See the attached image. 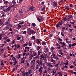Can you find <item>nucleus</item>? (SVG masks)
<instances>
[{
    "label": "nucleus",
    "mask_w": 76,
    "mask_h": 76,
    "mask_svg": "<svg viewBox=\"0 0 76 76\" xmlns=\"http://www.w3.org/2000/svg\"><path fill=\"white\" fill-rule=\"evenodd\" d=\"M21 38V37H20L19 36H17V40H20Z\"/></svg>",
    "instance_id": "c85d7f7f"
},
{
    "label": "nucleus",
    "mask_w": 76,
    "mask_h": 76,
    "mask_svg": "<svg viewBox=\"0 0 76 76\" xmlns=\"http://www.w3.org/2000/svg\"><path fill=\"white\" fill-rule=\"evenodd\" d=\"M27 45H28V43H27L26 44L25 43L23 45V47H26V46H27Z\"/></svg>",
    "instance_id": "dca6fc26"
},
{
    "label": "nucleus",
    "mask_w": 76,
    "mask_h": 76,
    "mask_svg": "<svg viewBox=\"0 0 76 76\" xmlns=\"http://www.w3.org/2000/svg\"><path fill=\"white\" fill-rule=\"evenodd\" d=\"M71 41H66V42L68 44H70V43Z\"/></svg>",
    "instance_id": "c03bdc74"
},
{
    "label": "nucleus",
    "mask_w": 76,
    "mask_h": 76,
    "mask_svg": "<svg viewBox=\"0 0 76 76\" xmlns=\"http://www.w3.org/2000/svg\"><path fill=\"white\" fill-rule=\"evenodd\" d=\"M47 64V66H49V67H53V66L52 65H51V64L50 63H48Z\"/></svg>",
    "instance_id": "1a4fd4ad"
},
{
    "label": "nucleus",
    "mask_w": 76,
    "mask_h": 76,
    "mask_svg": "<svg viewBox=\"0 0 76 76\" xmlns=\"http://www.w3.org/2000/svg\"><path fill=\"white\" fill-rule=\"evenodd\" d=\"M4 4H7L8 3V1H6L4 2Z\"/></svg>",
    "instance_id": "58836bf2"
},
{
    "label": "nucleus",
    "mask_w": 76,
    "mask_h": 76,
    "mask_svg": "<svg viewBox=\"0 0 76 76\" xmlns=\"http://www.w3.org/2000/svg\"><path fill=\"white\" fill-rule=\"evenodd\" d=\"M65 9H66L67 10H69V9H70V7L67 6H66L65 7Z\"/></svg>",
    "instance_id": "393cba45"
},
{
    "label": "nucleus",
    "mask_w": 76,
    "mask_h": 76,
    "mask_svg": "<svg viewBox=\"0 0 76 76\" xmlns=\"http://www.w3.org/2000/svg\"><path fill=\"white\" fill-rule=\"evenodd\" d=\"M25 72V71H23L22 72V74L23 76H26V72L25 73V72Z\"/></svg>",
    "instance_id": "4468645a"
},
{
    "label": "nucleus",
    "mask_w": 76,
    "mask_h": 76,
    "mask_svg": "<svg viewBox=\"0 0 76 76\" xmlns=\"http://www.w3.org/2000/svg\"><path fill=\"white\" fill-rule=\"evenodd\" d=\"M15 42V40H13L12 41V43H11V44L13 45V44Z\"/></svg>",
    "instance_id": "ea45409f"
},
{
    "label": "nucleus",
    "mask_w": 76,
    "mask_h": 76,
    "mask_svg": "<svg viewBox=\"0 0 76 76\" xmlns=\"http://www.w3.org/2000/svg\"><path fill=\"white\" fill-rule=\"evenodd\" d=\"M58 39L59 40V41H62V39L60 38H58Z\"/></svg>",
    "instance_id": "49530a36"
},
{
    "label": "nucleus",
    "mask_w": 76,
    "mask_h": 76,
    "mask_svg": "<svg viewBox=\"0 0 76 76\" xmlns=\"http://www.w3.org/2000/svg\"><path fill=\"white\" fill-rule=\"evenodd\" d=\"M39 64H40V65H41V66H42V65L43 64H42V61L40 60V62H39Z\"/></svg>",
    "instance_id": "72a5a7b5"
},
{
    "label": "nucleus",
    "mask_w": 76,
    "mask_h": 76,
    "mask_svg": "<svg viewBox=\"0 0 76 76\" xmlns=\"http://www.w3.org/2000/svg\"><path fill=\"white\" fill-rule=\"evenodd\" d=\"M26 34V31H24V32H23V34Z\"/></svg>",
    "instance_id": "864d4df0"
},
{
    "label": "nucleus",
    "mask_w": 76,
    "mask_h": 76,
    "mask_svg": "<svg viewBox=\"0 0 76 76\" xmlns=\"http://www.w3.org/2000/svg\"><path fill=\"white\" fill-rule=\"evenodd\" d=\"M43 70V67L42 66L39 69L38 71L40 72V74H42V70Z\"/></svg>",
    "instance_id": "7ed1b4c3"
},
{
    "label": "nucleus",
    "mask_w": 76,
    "mask_h": 76,
    "mask_svg": "<svg viewBox=\"0 0 76 76\" xmlns=\"http://www.w3.org/2000/svg\"><path fill=\"white\" fill-rule=\"evenodd\" d=\"M53 57H55V54L54 53H53L52 54Z\"/></svg>",
    "instance_id": "bf43d9fd"
},
{
    "label": "nucleus",
    "mask_w": 76,
    "mask_h": 76,
    "mask_svg": "<svg viewBox=\"0 0 76 76\" xmlns=\"http://www.w3.org/2000/svg\"><path fill=\"white\" fill-rule=\"evenodd\" d=\"M29 45V46H31V45H32V43H29L28 44Z\"/></svg>",
    "instance_id": "e2e57ef3"
},
{
    "label": "nucleus",
    "mask_w": 76,
    "mask_h": 76,
    "mask_svg": "<svg viewBox=\"0 0 76 76\" xmlns=\"http://www.w3.org/2000/svg\"><path fill=\"white\" fill-rule=\"evenodd\" d=\"M32 71L31 70V69H29L28 70V72L29 75H30V74H31V73H32Z\"/></svg>",
    "instance_id": "aec40b11"
},
{
    "label": "nucleus",
    "mask_w": 76,
    "mask_h": 76,
    "mask_svg": "<svg viewBox=\"0 0 76 76\" xmlns=\"http://www.w3.org/2000/svg\"><path fill=\"white\" fill-rule=\"evenodd\" d=\"M12 33H13V32H9L8 33V35H9V34H12Z\"/></svg>",
    "instance_id": "3c124183"
},
{
    "label": "nucleus",
    "mask_w": 76,
    "mask_h": 76,
    "mask_svg": "<svg viewBox=\"0 0 76 76\" xmlns=\"http://www.w3.org/2000/svg\"><path fill=\"white\" fill-rule=\"evenodd\" d=\"M12 4H14V5H15V4H16V2H15V1L13 0L12 1Z\"/></svg>",
    "instance_id": "7c9ffc66"
},
{
    "label": "nucleus",
    "mask_w": 76,
    "mask_h": 76,
    "mask_svg": "<svg viewBox=\"0 0 76 76\" xmlns=\"http://www.w3.org/2000/svg\"><path fill=\"white\" fill-rule=\"evenodd\" d=\"M29 9L32 11H34V10H35V7L32 6H30L29 7Z\"/></svg>",
    "instance_id": "20e7f679"
},
{
    "label": "nucleus",
    "mask_w": 76,
    "mask_h": 76,
    "mask_svg": "<svg viewBox=\"0 0 76 76\" xmlns=\"http://www.w3.org/2000/svg\"><path fill=\"white\" fill-rule=\"evenodd\" d=\"M40 49V47L39 46H38L36 47V50L37 51H39V49Z\"/></svg>",
    "instance_id": "f3484780"
},
{
    "label": "nucleus",
    "mask_w": 76,
    "mask_h": 76,
    "mask_svg": "<svg viewBox=\"0 0 76 76\" xmlns=\"http://www.w3.org/2000/svg\"><path fill=\"white\" fill-rule=\"evenodd\" d=\"M56 45L57 46H58V47H60V45L58 43L56 44Z\"/></svg>",
    "instance_id": "6e6d98bb"
},
{
    "label": "nucleus",
    "mask_w": 76,
    "mask_h": 76,
    "mask_svg": "<svg viewBox=\"0 0 76 76\" xmlns=\"http://www.w3.org/2000/svg\"><path fill=\"white\" fill-rule=\"evenodd\" d=\"M10 27H9V26H6L4 28V30H8V29H9Z\"/></svg>",
    "instance_id": "6e6552de"
},
{
    "label": "nucleus",
    "mask_w": 76,
    "mask_h": 76,
    "mask_svg": "<svg viewBox=\"0 0 76 76\" xmlns=\"http://www.w3.org/2000/svg\"><path fill=\"white\" fill-rule=\"evenodd\" d=\"M32 38H33L34 39H35V36H33L32 37Z\"/></svg>",
    "instance_id": "774afa93"
},
{
    "label": "nucleus",
    "mask_w": 76,
    "mask_h": 76,
    "mask_svg": "<svg viewBox=\"0 0 76 76\" xmlns=\"http://www.w3.org/2000/svg\"><path fill=\"white\" fill-rule=\"evenodd\" d=\"M40 57H41V58H44V56L42 55H41L40 56Z\"/></svg>",
    "instance_id": "338daca9"
},
{
    "label": "nucleus",
    "mask_w": 76,
    "mask_h": 76,
    "mask_svg": "<svg viewBox=\"0 0 76 76\" xmlns=\"http://www.w3.org/2000/svg\"><path fill=\"white\" fill-rule=\"evenodd\" d=\"M39 65L37 64V66H36L37 70H38V68H39Z\"/></svg>",
    "instance_id": "2f4dec72"
},
{
    "label": "nucleus",
    "mask_w": 76,
    "mask_h": 76,
    "mask_svg": "<svg viewBox=\"0 0 76 76\" xmlns=\"http://www.w3.org/2000/svg\"><path fill=\"white\" fill-rule=\"evenodd\" d=\"M37 41L36 42L37 44H40V41L39 39H37Z\"/></svg>",
    "instance_id": "c756f323"
},
{
    "label": "nucleus",
    "mask_w": 76,
    "mask_h": 76,
    "mask_svg": "<svg viewBox=\"0 0 76 76\" xmlns=\"http://www.w3.org/2000/svg\"><path fill=\"white\" fill-rule=\"evenodd\" d=\"M3 35V34H0V40H1V38H2V37H1V36Z\"/></svg>",
    "instance_id": "de8ad7c7"
},
{
    "label": "nucleus",
    "mask_w": 76,
    "mask_h": 76,
    "mask_svg": "<svg viewBox=\"0 0 76 76\" xmlns=\"http://www.w3.org/2000/svg\"><path fill=\"white\" fill-rule=\"evenodd\" d=\"M53 74H54V73H56V71H55L54 72V70H53Z\"/></svg>",
    "instance_id": "69168bd1"
},
{
    "label": "nucleus",
    "mask_w": 76,
    "mask_h": 76,
    "mask_svg": "<svg viewBox=\"0 0 76 76\" xmlns=\"http://www.w3.org/2000/svg\"><path fill=\"white\" fill-rule=\"evenodd\" d=\"M6 41L7 42H10V39H7Z\"/></svg>",
    "instance_id": "f704fd0d"
},
{
    "label": "nucleus",
    "mask_w": 76,
    "mask_h": 76,
    "mask_svg": "<svg viewBox=\"0 0 76 76\" xmlns=\"http://www.w3.org/2000/svg\"><path fill=\"white\" fill-rule=\"evenodd\" d=\"M29 53H28L26 55V56H29Z\"/></svg>",
    "instance_id": "0e129e2a"
},
{
    "label": "nucleus",
    "mask_w": 76,
    "mask_h": 76,
    "mask_svg": "<svg viewBox=\"0 0 76 76\" xmlns=\"http://www.w3.org/2000/svg\"><path fill=\"white\" fill-rule=\"evenodd\" d=\"M46 44V42L44 41H43L42 42V45H45Z\"/></svg>",
    "instance_id": "9b49d317"
},
{
    "label": "nucleus",
    "mask_w": 76,
    "mask_h": 76,
    "mask_svg": "<svg viewBox=\"0 0 76 76\" xmlns=\"http://www.w3.org/2000/svg\"><path fill=\"white\" fill-rule=\"evenodd\" d=\"M66 28V27H63L62 29V32H64V29Z\"/></svg>",
    "instance_id": "5701e85b"
},
{
    "label": "nucleus",
    "mask_w": 76,
    "mask_h": 76,
    "mask_svg": "<svg viewBox=\"0 0 76 76\" xmlns=\"http://www.w3.org/2000/svg\"><path fill=\"white\" fill-rule=\"evenodd\" d=\"M31 25L33 26L34 27H35L36 26V24H35V23H32Z\"/></svg>",
    "instance_id": "cd10ccee"
},
{
    "label": "nucleus",
    "mask_w": 76,
    "mask_h": 76,
    "mask_svg": "<svg viewBox=\"0 0 76 76\" xmlns=\"http://www.w3.org/2000/svg\"><path fill=\"white\" fill-rule=\"evenodd\" d=\"M31 69H33V70H34L35 69V68L34 67V65H32L31 66Z\"/></svg>",
    "instance_id": "473e14b6"
},
{
    "label": "nucleus",
    "mask_w": 76,
    "mask_h": 76,
    "mask_svg": "<svg viewBox=\"0 0 76 76\" xmlns=\"http://www.w3.org/2000/svg\"><path fill=\"white\" fill-rule=\"evenodd\" d=\"M21 57V55L20 54H18L17 56V58H20Z\"/></svg>",
    "instance_id": "6ab92c4d"
},
{
    "label": "nucleus",
    "mask_w": 76,
    "mask_h": 76,
    "mask_svg": "<svg viewBox=\"0 0 76 76\" xmlns=\"http://www.w3.org/2000/svg\"><path fill=\"white\" fill-rule=\"evenodd\" d=\"M65 21H66V18H65L64 19L63 22H64Z\"/></svg>",
    "instance_id": "4d7b16f0"
},
{
    "label": "nucleus",
    "mask_w": 76,
    "mask_h": 76,
    "mask_svg": "<svg viewBox=\"0 0 76 76\" xmlns=\"http://www.w3.org/2000/svg\"><path fill=\"white\" fill-rule=\"evenodd\" d=\"M7 38H8V37L7 36H6L3 38L4 39H6Z\"/></svg>",
    "instance_id": "37998d69"
},
{
    "label": "nucleus",
    "mask_w": 76,
    "mask_h": 76,
    "mask_svg": "<svg viewBox=\"0 0 76 76\" xmlns=\"http://www.w3.org/2000/svg\"><path fill=\"white\" fill-rule=\"evenodd\" d=\"M63 23H64V22H63V21L61 20V22H59L58 23L59 24V25H62Z\"/></svg>",
    "instance_id": "f8f14e48"
},
{
    "label": "nucleus",
    "mask_w": 76,
    "mask_h": 76,
    "mask_svg": "<svg viewBox=\"0 0 76 76\" xmlns=\"http://www.w3.org/2000/svg\"><path fill=\"white\" fill-rule=\"evenodd\" d=\"M12 60H13V61H16V58L15 57H13L12 58Z\"/></svg>",
    "instance_id": "09e8293b"
},
{
    "label": "nucleus",
    "mask_w": 76,
    "mask_h": 76,
    "mask_svg": "<svg viewBox=\"0 0 76 76\" xmlns=\"http://www.w3.org/2000/svg\"><path fill=\"white\" fill-rule=\"evenodd\" d=\"M55 59H56V60H59V58H58V57L57 56L55 57Z\"/></svg>",
    "instance_id": "5fc2aeb1"
},
{
    "label": "nucleus",
    "mask_w": 76,
    "mask_h": 76,
    "mask_svg": "<svg viewBox=\"0 0 76 76\" xmlns=\"http://www.w3.org/2000/svg\"><path fill=\"white\" fill-rule=\"evenodd\" d=\"M51 62H55V61L53 59H52L50 60Z\"/></svg>",
    "instance_id": "79ce46f5"
},
{
    "label": "nucleus",
    "mask_w": 76,
    "mask_h": 76,
    "mask_svg": "<svg viewBox=\"0 0 76 76\" xmlns=\"http://www.w3.org/2000/svg\"><path fill=\"white\" fill-rule=\"evenodd\" d=\"M33 57H35V56H36L37 55V52L33 51Z\"/></svg>",
    "instance_id": "0eeeda50"
},
{
    "label": "nucleus",
    "mask_w": 76,
    "mask_h": 76,
    "mask_svg": "<svg viewBox=\"0 0 76 76\" xmlns=\"http://www.w3.org/2000/svg\"><path fill=\"white\" fill-rule=\"evenodd\" d=\"M25 49H27L28 51H29V48L28 47H25Z\"/></svg>",
    "instance_id": "a878e982"
},
{
    "label": "nucleus",
    "mask_w": 76,
    "mask_h": 76,
    "mask_svg": "<svg viewBox=\"0 0 76 76\" xmlns=\"http://www.w3.org/2000/svg\"><path fill=\"white\" fill-rule=\"evenodd\" d=\"M43 67L44 69H45V64H44V63H43Z\"/></svg>",
    "instance_id": "8fccbe9b"
},
{
    "label": "nucleus",
    "mask_w": 76,
    "mask_h": 76,
    "mask_svg": "<svg viewBox=\"0 0 76 76\" xmlns=\"http://www.w3.org/2000/svg\"><path fill=\"white\" fill-rule=\"evenodd\" d=\"M15 69H16V68H13V69L12 70V72H15Z\"/></svg>",
    "instance_id": "052dcab7"
},
{
    "label": "nucleus",
    "mask_w": 76,
    "mask_h": 76,
    "mask_svg": "<svg viewBox=\"0 0 76 76\" xmlns=\"http://www.w3.org/2000/svg\"><path fill=\"white\" fill-rule=\"evenodd\" d=\"M30 64L32 65H34V64H35V60L33 59V60L31 61Z\"/></svg>",
    "instance_id": "39448f33"
},
{
    "label": "nucleus",
    "mask_w": 76,
    "mask_h": 76,
    "mask_svg": "<svg viewBox=\"0 0 76 76\" xmlns=\"http://www.w3.org/2000/svg\"><path fill=\"white\" fill-rule=\"evenodd\" d=\"M24 23V22H21L18 24V25H23Z\"/></svg>",
    "instance_id": "a19ab883"
},
{
    "label": "nucleus",
    "mask_w": 76,
    "mask_h": 76,
    "mask_svg": "<svg viewBox=\"0 0 76 76\" xmlns=\"http://www.w3.org/2000/svg\"><path fill=\"white\" fill-rule=\"evenodd\" d=\"M61 36H62V37H64V33H63L62 32H61Z\"/></svg>",
    "instance_id": "4c0bfd02"
},
{
    "label": "nucleus",
    "mask_w": 76,
    "mask_h": 76,
    "mask_svg": "<svg viewBox=\"0 0 76 76\" xmlns=\"http://www.w3.org/2000/svg\"><path fill=\"white\" fill-rule=\"evenodd\" d=\"M9 23V21H8L7 22L5 23V24L6 25H7Z\"/></svg>",
    "instance_id": "13d9d810"
},
{
    "label": "nucleus",
    "mask_w": 76,
    "mask_h": 76,
    "mask_svg": "<svg viewBox=\"0 0 76 76\" xmlns=\"http://www.w3.org/2000/svg\"><path fill=\"white\" fill-rule=\"evenodd\" d=\"M63 45H62V47H64L65 46V45L66 44V43L64 42H63L62 43Z\"/></svg>",
    "instance_id": "bb28decb"
},
{
    "label": "nucleus",
    "mask_w": 76,
    "mask_h": 76,
    "mask_svg": "<svg viewBox=\"0 0 76 76\" xmlns=\"http://www.w3.org/2000/svg\"><path fill=\"white\" fill-rule=\"evenodd\" d=\"M53 6H54V7H57V2L56 1L53 2Z\"/></svg>",
    "instance_id": "423d86ee"
},
{
    "label": "nucleus",
    "mask_w": 76,
    "mask_h": 76,
    "mask_svg": "<svg viewBox=\"0 0 76 76\" xmlns=\"http://www.w3.org/2000/svg\"><path fill=\"white\" fill-rule=\"evenodd\" d=\"M39 56L37 55V56H36L35 57H34V59H37V58H38V59H39Z\"/></svg>",
    "instance_id": "4be33fe9"
},
{
    "label": "nucleus",
    "mask_w": 76,
    "mask_h": 76,
    "mask_svg": "<svg viewBox=\"0 0 76 76\" xmlns=\"http://www.w3.org/2000/svg\"><path fill=\"white\" fill-rule=\"evenodd\" d=\"M39 60H38L37 61V63H38V64H39Z\"/></svg>",
    "instance_id": "603ef678"
},
{
    "label": "nucleus",
    "mask_w": 76,
    "mask_h": 76,
    "mask_svg": "<svg viewBox=\"0 0 76 76\" xmlns=\"http://www.w3.org/2000/svg\"><path fill=\"white\" fill-rule=\"evenodd\" d=\"M55 48H54V47H52L50 48V50H51V51L52 53H53V50H54Z\"/></svg>",
    "instance_id": "ddd939ff"
},
{
    "label": "nucleus",
    "mask_w": 76,
    "mask_h": 76,
    "mask_svg": "<svg viewBox=\"0 0 76 76\" xmlns=\"http://www.w3.org/2000/svg\"><path fill=\"white\" fill-rule=\"evenodd\" d=\"M33 57V55H30L29 56V58H30V60H32V59Z\"/></svg>",
    "instance_id": "2eb2a0df"
},
{
    "label": "nucleus",
    "mask_w": 76,
    "mask_h": 76,
    "mask_svg": "<svg viewBox=\"0 0 76 76\" xmlns=\"http://www.w3.org/2000/svg\"><path fill=\"white\" fill-rule=\"evenodd\" d=\"M41 19L39 18V17H38L37 18V20L39 22H42V21L44 19V18H43V17L41 16Z\"/></svg>",
    "instance_id": "f03ea898"
},
{
    "label": "nucleus",
    "mask_w": 76,
    "mask_h": 76,
    "mask_svg": "<svg viewBox=\"0 0 76 76\" xmlns=\"http://www.w3.org/2000/svg\"><path fill=\"white\" fill-rule=\"evenodd\" d=\"M27 33L29 35H31V34H35L36 32L35 31L31 29V28H28L27 29Z\"/></svg>",
    "instance_id": "f257e3e1"
},
{
    "label": "nucleus",
    "mask_w": 76,
    "mask_h": 76,
    "mask_svg": "<svg viewBox=\"0 0 76 76\" xmlns=\"http://www.w3.org/2000/svg\"><path fill=\"white\" fill-rule=\"evenodd\" d=\"M64 64H65V65H68V64H69V63L66 62L65 63H64Z\"/></svg>",
    "instance_id": "a18cd8bd"
},
{
    "label": "nucleus",
    "mask_w": 76,
    "mask_h": 76,
    "mask_svg": "<svg viewBox=\"0 0 76 76\" xmlns=\"http://www.w3.org/2000/svg\"><path fill=\"white\" fill-rule=\"evenodd\" d=\"M18 29H19L20 28H21V27H22V26H20L18 24Z\"/></svg>",
    "instance_id": "412c9836"
},
{
    "label": "nucleus",
    "mask_w": 76,
    "mask_h": 76,
    "mask_svg": "<svg viewBox=\"0 0 76 76\" xmlns=\"http://www.w3.org/2000/svg\"><path fill=\"white\" fill-rule=\"evenodd\" d=\"M41 50H39V51H38V56H40V54H41Z\"/></svg>",
    "instance_id": "b1692460"
},
{
    "label": "nucleus",
    "mask_w": 76,
    "mask_h": 76,
    "mask_svg": "<svg viewBox=\"0 0 76 76\" xmlns=\"http://www.w3.org/2000/svg\"><path fill=\"white\" fill-rule=\"evenodd\" d=\"M17 46V48H19V47H20V45L19 44H18Z\"/></svg>",
    "instance_id": "680f3d73"
},
{
    "label": "nucleus",
    "mask_w": 76,
    "mask_h": 76,
    "mask_svg": "<svg viewBox=\"0 0 76 76\" xmlns=\"http://www.w3.org/2000/svg\"><path fill=\"white\" fill-rule=\"evenodd\" d=\"M56 28H58V27H59V26H60V25L58 23L56 25Z\"/></svg>",
    "instance_id": "c9c22d12"
},
{
    "label": "nucleus",
    "mask_w": 76,
    "mask_h": 76,
    "mask_svg": "<svg viewBox=\"0 0 76 76\" xmlns=\"http://www.w3.org/2000/svg\"><path fill=\"white\" fill-rule=\"evenodd\" d=\"M48 48H46L45 51V53H47L48 52Z\"/></svg>",
    "instance_id": "a211bd4d"
},
{
    "label": "nucleus",
    "mask_w": 76,
    "mask_h": 76,
    "mask_svg": "<svg viewBox=\"0 0 76 76\" xmlns=\"http://www.w3.org/2000/svg\"><path fill=\"white\" fill-rule=\"evenodd\" d=\"M29 73L28 72H26V76H29Z\"/></svg>",
    "instance_id": "e433bc0d"
},
{
    "label": "nucleus",
    "mask_w": 76,
    "mask_h": 76,
    "mask_svg": "<svg viewBox=\"0 0 76 76\" xmlns=\"http://www.w3.org/2000/svg\"><path fill=\"white\" fill-rule=\"evenodd\" d=\"M68 68V66L66 65L62 67V70H64L65 69H67Z\"/></svg>",
    "instance_id": "9d476101"
}]
</instances>
